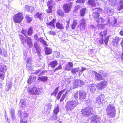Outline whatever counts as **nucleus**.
Wrapping results in <instances>:
<instances>
[{"instance_id": "nucleus-17", "label": "nucleus", "mask_w": 123, "mask_h": 123, "mask_svg": "<svg viewBox=\"0 0 123 123\" xmlns=\"http://www.w3.org/2000/svg\"><path fill=\"white\" fill-rule=\"evenodd\" d=\"M86 93L84 91H79V96L80 100H82L85 99L86 97Z\"/></svg>"}, {"instance_id": "nucleus-39", "label": "nucleus", "mask_w": 123, "mask_h": 123, "mask_svg": "<svg viewBox=\"0 0 123 123\" xmlns=\"http://www.w3.org/2000/svg\"><path fill=\"white\" fill-rule=\"evenodd\" d=\"M19 37L21 40V43L22 44L24 43V41L26 42L25 40H26V39L25 38V37L22 35H19Z\"/></svg>"}, {"instance_id": "nucleus-47", "label": "nucleus", "mask_w": 123, "mask_h": 123, "mask_svg": "<svg viewBox=\"0 0 123 123\" xmlns=\"http://www.w3.org/2000/svg\"><path fill=\"white\" fill-rule=\"evenodd\" d=\"M6 89L7 91L9 90L10 88H11L12 86V85L11 83L6 84Z\"/></svg>"}, {"instance_id": "nucleus-8", "label": "nucleus", "mask_w": 123, "mask_h": 123, "mask_svg": "<svg viewBox=\"0 0 123 123\" xmlns=\"http://www.w3.org/2000/svg\"><path fill=\"white\" fill-rule=\"evenodd\" d=\"M73 3L72 2H69L63 5L62 8L65 13L69 12L71 8L72 7Z\"/></svg>"}, {"instance_id": "nucleus-22", "label": "nucleus", "mask_w": 123, "mask_h": 123, "mask_svg": "<svg viewBox=\"0 0 123 123\" xmlns=\"http://www.w3.org/2000/svg\"><path fill=\"white\" fill-rule=\"evenodd\" d=\"M73 63L70 62H68L65 67V70L68 71L70 70L71 68L73 67Z\"/></svg>"}, {"instance_id": "nucleus-35", "label": "nucleus", "mask_w": 123, "mask_h": 123, "mask_svg": "<svg viewBox=\"0 0 123 123\" xmlns=\"http://www.w3.org/2000/svg\"><path fill=\"white\" fill-rule=\"evenodd\" d=\"M38 79V80L44 82L47 80L48 79V78L46 76H42L39 77Z\"/></svg>"}, {"instance_id": "nucleus-7", "label": "nucleus", "mask_w": 123, "mask_h": 123, "mask_svg": "<svg viewBox=\"0 0 123 123\" xmlns=\"http://www.w3.org/2000/svg\"><path fill=\"white\" fill-rule=\"evenodd\" d=\"M28 92L32 95L39 94L42 92V90L41 88H37L35 87H34L32 89H28Z\"/></svg>"}, {"instance_id": "nucleus-19", "label": "nucleus", "mask_w": 123, "mask_h": 123, "mask_svg": "<svg viewBox=\"0 0 123 123\" xmlns=\"http://www.w3.org/2000/svg\"><path fill=\"white\" fill-rule=\"evenodd\" d=\"M30 59H28L27 61V64L26 65V68L28 70H32L34 68V66L30 62Z\"/></svg>"}, {"instance_id": "nucleus-42", "label": "nucleus", "mask_w": 123, "mask_h": 123, "mask_svg": "<svg viewBox=\"0 0 123 123\" xmlns=\"http://www.w3.org/2000/svg\"><path fill=\"white\" fill-rule=\"evenodd\" d=\"M86 9L85 8H83L80 10V14L81 16H84L85 13V11Z\"/></svg>"}, {"instance_id": "nucleus-43", "label": "nucleus", "mask_w": 123, "mask_h": 123, "mask_svg": "<svg viewBox=\"0 0 123 123\" xmlns=\"http://www.w3.org/2000/svg\"><path fill=\"white\" fill-rule=\"evenodd\" d=\"M59 108L58 105L55 108L54 111L53 112L54 114H57L59 112Z\"/></svg>"}, {"instance_id": "nucleus-26", "label": "nucleus", "mask_w": 123, "mask_h": 123, "mask_svg": "<svg viewBox=\"0 0 123 123\" xmlns=\"http://www.w3.org/2000/svg\"><path fill=\"white\" fill-rule=\"evenodd\" d=\"M106 34V31H104L103 32H101L100 33V34L102 38L101 40H99V42L101 44H102L103 43L102 38L104 37H105Z\"/></svg>"}, {"instance_id": "nucleus-50", "label": "nucleus", "mask_w": 123, "mask_h": 123, "mask_svg": "<svg viewBox=\"0 0 123 123\" xmlns=\"http://www.w3.org/2000/svg\"><path fill=\"white\" fill-rule=\"evenodd\" d=\"M34 74L36 75H38V76L42 75L43 74L41 71L39 70H36Z\"/></svg>"}, {"instance_id": "nucleus-52", "label": "nucleus", "mask_w": 123, "mask_h": 123, "mask_svg": "<svg viewBox=\"0 0 123 123\" xmlns=\"http://www.w3.org/2000/svg\"><path fill=\"white\" fill-rule=\"evenodd\" d=\"M52 117L53 119L55 120H57V119L58 118L57 114H55L54 115H53V116Z\"/></svg>"}, {"instance_id": "nucleus-63", "label": "nucleus", "mask_w": 123, "mask_h": 123, "mask_svg": "<svg viewBox=\"0 0 123 123\" xmlns=\"http://www.w3.org/2000/svg\"><path fill=\"white\" fill-rule=\"evenodd\" d=\"M18 114L19 115H20V116H21V115L22 114V111L20 110H18Z\"/></svg>"}, {"instance_id": "nucleus-4", "label": "nucleus", "mask_w": 123, "mask_h": 123, "mask_svg": "<svg viewBox=\"0 0 123 123\" xmlns=\"http://www.w3.org/2000/svg\"><path fill=\"white\" fill-rule=\"evenodd\" d=\"M106 111L107 114L110 117H114L116 114V110L113 104H110L107 106Z\"/></svg>"}, {"instance_id": "nucleus-30", "label": "nucleus", "mask_w": 123, "mask_h": 123, "mask_svg": "<svg viewBox=\"0 0 123 123\" xmlns=\"http://www.w3.org/2000/svg\"><path fill=\"white\" fill-rule=\"evenodd\" d=\"M25 9L28 10L30 12H33L34 10V8L33 7L31 6H29L27 5H26L25 7Z\"/></svg>"}, {"instance_id": "nucleus-41", "label": "nucleus", "mask_w": 123, "mask_h": 123, "mask_svg": "<svg viewBox=\"0 0 123 123\" xmlns=\"http://www.w3.org/2000/svg\"><path fill=\"white\" fill-rule=\"evenodd\" d=\"M62 68V66L61 63L59 62L58 67L55 69L54 72L57 71L59 69H61Z\"/></svg>"}, {"instance_id": "nucleus-15", "label": "nucleus", "mask_w": 123, "mask_h": 123, "mask_svg": "<svg viewBox=\"0 0 123 123\" xmlns=\"http://www.w3.org/2000/svg\"><path fill=\"white\" fill-rule=\"evenodd\" d=\"M107 84V82L106 81H103L98 85L97 88L98 89H101L104 88Z\"/></svg>"}, {"instance_id": "nucleus-46", "label": "nucleus", "mask_w": 123, "mask_h": 123, "mask_svg": "<svg viewBox=\"0 0 123 123\" xmlns=\"http://www.w3.org/2000/svg\"><path fill=\"white\" fill-rule=\"evenodd\" d=\"M65 90H64L60 91L58 93L57 96V99H59L60 98L61 95L65 91Z\"/></svg>"}, {"instance_id": "nucleus-57", "label": "nucleus", "mask_w": 123, "mask_h": 123, "mask_svg": "<svg viewBox=\"0 0 123 123\" xmlns=\"http://www.w3.org/2000/svg\"><path fill=\"white\" fill-rule=\"evenodd\" d=\"M37 51V53L38 56H40L41 55V49H39L38 50H36Z\"/></svg>"}, {"instance_id": "nucleus-14", "label": "nucleus", "mask_w": 123, "mask_h": 123, "mask_svg": "<svg viewBox=\"0 0 123 123\" xmlns=\"http://www.w3.org/2000/svg\"><path fill=\"white\" fill-rule=\"evenodd\" d=\"M86 20L84 18L81 19L80 21V30L83 31L85 29L86 26Z\"/></svg>"}, {"instance_id": "nucleus-32", "label": "nucleus", "mask_w": 123, "mask_h": 123, "mask_svg": "<svg viewBox=\"0 0 123 123\" xmlns=\"http://www.w3.org/2000/svg\"><path fill=\"white\" fill-rule=\"evenodd\" d=\"M25 18L26 22L28 23H30L32 20V18L31 15H26Z\"/></svg>"}, {"instance_id": "nucleus-38", "label": "nucleus", "mask_w": 123, "mask_h": 123, "mask_svg": "<svg viewBox=\"0 0 123 123\" xmlns=\"http://www.w3.org/2000/svg\"><path fill=\"white\" fill-rule=\"evenodd\" d=\"M57 14L60 16H63L64 14L62 10H58L57 12Z\"/></svg>"}, {"instance_id": "nucleus-12", "label": "nucleus", "mask_w": 123, "mask_h": 123, "mask_svg": "<svg viewBox=\"0 0 123 123\" xmlns=\"http://www.w3.org/2000/svg\"><path fill=\"white\" fill-rule=\"evenodd\" d=\"M56 21V19L53 18L52 21L49 23H46V24L47 27L49 28H55V25L54 23Z\"/></svg>"}, {"instance_id": "nucleus-24", "label": "nucleus", "mask_w": 123, "mask_h": 123, "mask_svg": "<svg viewBox=\"0 0 123 123\" xmlns=\"http://www.w3.org/2000/svg\"><path fill=\"white\" fill-rule=\"evenodd\" d=\"M36 78L35 76H31L29 78L27 81L28 83L29 84H31V83L34 81L36 80Z\"/></svg>"}, {"instance_id": "nucleus-53", "label": "nucleus", "mask_w": 123, "mask_h": 123, "mask_svg": "<svg viewBox=\"0 0 123 123\" xmlns=\"http://www.w3.org/2000/svg\"><path fill=\"white\" fill-rule=\"evenodd\" d=\"M66 92H66L65 93V94H64L63 95L62 97L61 98L60 100V101L61 102L64 99V98H65V97L66 96Z\"/></svg>"}, {"instance_id": "nucleus-59", "label": "nucleus", "mask_w": 123, "mask_h": 123, "mask_svg": "<svg viewBox=\"0 0 123 123\" xmlns=\"http://www.w3.org/2000/svg\"><path fill=\"white\" fill-rule=\"evenodd\" d=\"M5 74H0V78L2 80H3L4 78Z\"/></svg>"}, {"instance_id": "nucleus-44", "label": "nucleus", "mask_w": 123, "mask_h": 123, "mask_svg": "<svg viewBox=\"0 0 123 123\" xmlns=\"http://www.w3.org/2000/svg\"><path fill=\"white\" fill-rule=\"evenodd\" d=\"M59 87L58 86L55 89L54 92H53L51 94V95H54L55 96H56L58 91V90Z\"/></svg>"}, {"instance_id": "nucleus-3", "label": "nucleus", "mask_w": 123, "mask_h": 123, "mask_svg": "<svg viewBox=\"0 0 123 123\" xmlns=\"http://www.w3.org/2000/svg\"><path fill=\"white\" fill-rule=\"evenodd\" d=\"M109 3L113 6H117V9L120 11L123 8V1H120L118 3L117 0H108Z\"/></svg>"}, {"instance_id": "nucleus-27", "label": "nucleus", "mask_w": 123, "mask_h": 123, "mask_svg": "<svg viewBox=\"0 0 123 123\" xmlns=\"http://www.w3.org/2000/svg\"><path fill=\"white\" fill-rule=\"evenodd\" d=\"M47 5L48 7H49L52 8L53 7H55V4L54 1H49L47 3Z\"/></svg>"}, {"instance_id": "nucleus-48", "label": "nucleus", "mask_w": 123, "mask_h": 123, "mask_svg": "<svg viewBox=\"0 0 123 123\" xmlns=\"http://www.w3.org/2000/svg\"><path fill=\"white\" fill-rule=\"evenodd\" d=\"M77 25V23L75 20H74L73 24L71 25V28L72 29H74Z\"/></svg>"}, {"instance_id": "nucleus-61", "label": "nucleus", "mask_w": 123, "mask_h": 123, "mask_svg": "<svg viewBox=\"0 0 123 123\" xmlns=\"http://www.w3.org/2000/svg\"><path fill=\"white\" fill-rule=\"evenodd\" d=\"M95 19V20L96 21V22L98 23L100 21V19L99 18V17H98L97 18H96Z\"/></svg>"}, {"instance_id": "nucleus-28", "label": "nucleus", "mask_w": 123, "mask_h": 123, "mask_svg": "<svg viewBox=\"0 0 123 123\" xmlns=\"http://www.w3.org/2000/svg\"><path fill=\"white\" fill-rule=\"evenodd\" d=\"M95 79L96 80L99 81L101 80L104 79L102 77L101 75L96 72H95Z\"/></svg>"}, {"instance_id": "nucleus-62", "label": "nucleus", "mask_w": 123, "mask_h": 123, "mask_svg": "<svg viewBox=\"0 0 123 123\" xmlns=\"http://www.w3.org/2000/svg\"><path fill=\"white\" fill-rule=\"evenodd\" d=\"M113 43H116L117 44L118 43V42H117V40L115 39H113Z\"/></svg>"}, {"instance_id": "nucleus-5", "label": "nucleus", "mask_w": 123, "mask_h": 123, "mask_svg": "<svg viewBox=\"0 0 123 123\" xmlns=\"http://www.w3.org/2000/svg\"><path fill=\"white\" fill-rule=\"evenodd\" d=\"M81 112L83 116L85 117H88L93 113L92 108L90 107L82 110Z\"/></svg>"}, {"instance_id": "nucleus-36", "label": "nucleus", "mask_w": 123, "mask_h": 123, "mask_svg": "<svg viewBox=\"0 0 123 123\" xmlns=\"http://www.w3.org/2000/svg\"><path fill=\"white\" fill-rule=\"evenodd\" d=\"M56 27L58 29L62 30L64 28V27L62 24H61L59 22H57L56 23Z\"/></svg>"}, {"instance_id": "nucleus-34", "label": "nucleus", "mask_w": 123, "mask_h": 123, "mask_svg": "<svg viewBox=\"0 0 123 123\" xmlns=\"http://www.w3.org/2000/svg\"><path fill=\"white\" fill-rule=\"evenodd\" d=\"M6 68L4 65H0V72L5 73L6 71Z\"/></svg>"}, {"instance_id": "nucleus-21", "label": "nucleus", "mask_w": 123, "mask_h": 123, "mask_svg": "<svg viewBox=\"0 0 123 123\" xmlns=\"http://www.w3.org/2000/svg\"><path fill=\"white\" fill-rule=\"evenodd\" d=\"M15 110L14 109L12 108L10 109V113L11 114V118L14 121L15 118V115L14 113Z\"/></svg>"}, {"instance_id": "nucleus-40", "label": "nucleus", "mask_w": 123, "mask_h": 123, "mask_svg": "<svg viewBox=\"0 0 123 123\" xmlns=\"http://www.w3.org/2000/svg\"><path fill=\"white\" fill-rule=\"evenodd\" d=\"M19 37L21 40V43L22 44L24 43V41L26 42L25 40H26V39L25 38V37L22 35H19Z\"/></svg>"}, {"instance_id": "nucleus-25", "label": "nucleus", "mask_w": 123, "mask_h": 123, "mask_svg": "<svg viewBox=\"0 0 123 123\" xmlns=\"http://www.w3.org/2000/svg\"><path fill=\"white\" fill-rule=\"evenodd\" d=\"M44 50L46 55H48L52 53V50L51 49L49 48L45 47Z\"/></svg>"}, {"instance_id": "nucleus-1", "label": "nucleus", "mask_w": 123, "mask_h": 123, "mask_svg": "<svg viewBox=\"0 0 123 123\" xmlns=\"http://www.w3.org/2000/svg\"><path fill=\"white\" fill-rule=\"evenodd\" d=\"M32 32L33 30L31 27L27 30H23L21 31L22 34L27 38L26 40H25L29 48L32 47L33 45L31 39V37H28V35L30 36H31L32 34Z\"/></svg>"}, {"instance_id": "nucleus-10", "label": "nucleus", "mask_w": 123, "mask_h": 123, "mask_svg": "<svg viewBox=\"0 0 123 123\" xmlns=\"http://www.w3.org/2000/svg\"><path fill=\"white\" fill-rule=\"evenodd\" d=\"M105 97L104 95H101L97 97L96 99V102L98 105H101L102 103L105 102Z\"/></svg>"}, {"instance_id": "nucleus-2", "label": "nucleus", "mask_w": 123, "mask_h": 123, "mask_svg": "<svg viewBox=\"0 0 123 123\" xmlns=\"http://www.w3.org/2000/svg\"><path fill=\"white\" fill-rule=\"evenodd\" d=\"M78 104L76 100H72L68 102L65 106V109L67 112L73 110Z\"/></svg>"}, {"instance_id": "nucleus-37", "label": "nucleus", "mask_w": 123, "mask_h": 123, "mask_svg": "<svg viewBox=\"0 0 123 123\" xmlns=\"http://www.w3.org/2000/svg\"><path fill=\"white\" fill-rule=\"evenodd\" d=\"M25 100V99H22L20 100V103L21 106L23 108H25L26 106Z\"/></svg>"}, {"instance_id": "nucleus-49", "label": "nucleus", "mask_w": 123, "mask_h": 123, "mask_svg": "<svg viewBox=\"0 0 123 123\" xmlns=\"http://www.w3.org/2000/svg\"><path fill=\"white\" fill-rule=\"evenodd\" d=\"M34 47L36 49V50L40 49V48L39 47V45H38L36 42H35L34 44Z\"/></svg>"}, {"instance_id": "nucleus-54", "label": "nucleus", "mask_w": 123, "mask_h": 123, "mask_svg": "<svg viewBox=\"0 0 123 123\" xmlns=\"http://www.w3.org/2000/svg\"><path fill=\"white\" fill-rule=\"evenodd\" d=\"M85 0H77L76 2L80 3H84Z\"/></svg>"}, {"instance_id": "nucleus-51", "label": "nucleus", "mask_w": 123, "mask_h": 123, "mask_svg": "<svg viewBox=\"0 0 123 123\" xmlns=\"http://www.w3.org/2000/svg\"><path fill=\"white\" fill-rule=\"evenodd\" d=\"M79 91H78L76 92L74 94V98L76 99L78 98V95L79 94Z\"/></svg>"}, {"instance_id": "nucleus-16", "label": "nucleus", "mask_w": 123, "mask_h": 123, "mask_svg": "<svg viewBox=\"0 0 123 123\" xmlns=\"http://www.w3.org/2000/svg\"><path fill=\"white\" fill-rule=\"evenodd\" d=\"M100 120V118L98 116H95L93 117L91 123H101Z\"/></svg>"}, {"instance_id": "nucleus-18", "label": "nucleus", "mask_w": 123, "mask_h": 123, "mask_svg": "<svg viewBox=\"0 0 123 123\" xmlns=\"http://www.w3.org/2000/svg\"><path fill=\"white\" fill-rule=\"evenodd\" d=\"M98 85L96 86L95 84H90L88 86L90 91L92 93L95 92L96 90V87L97 88Z\"/></svg>"}, {"instance_id": "nucleus-31", "label": "nucleus", "mask_w": 123, "mask_h": 123, "mask_svg": "<svg viewBox=\"0 0 123 123\" xmlns=\"http://www.w3.org/2000/svg\"><path fill=\"white\" fill-rule=\"evenodd\" d=\"M88 4L92 7H94L96 3L95 0H89L88 2Z\"/></svg>"}, {"instance_id": "nucleus-64", "label": "nucleus", "mask_w": 123, "mask_h": 123, "mask_svg": "<svg viewBox=\"0 0 123 123\" xmlns=\"http://www.w3.org/2000/svg\"><path fill=\"white\" fill-rule=\"evenodd\" d=\"M120 34L122 36L123 35V31H121L120 32Z\"/></svg>"}, {"instance_id": "nucleus-9", "label": "nucleus", "mask_w": 123, "mask_h": 123, "mask_svg": "<svg viewBox=\"0 0 123 123\" xmlns=\"http://www.w3.org/2000/svg\"><path fill=\"white\" fill-rule=\"evenodd\" d=\"M92 10L93 12L92 16L94 18H95L99 16V14L102 12V10L98 8H92Z\"/></svg>"}, {"instance_id": "nucleus-56", "label": "nucleus", "mask_w": 123, "mask_h": 123, "mask_svg": "<svg viewBox=\"0 0 123 123\" xmlns=\"http://www.w3.org/2000/svg\"><path fill=\"white\" fill-rule=\"evenodd\" d=\"M109 39V37H107L105 38V39L104 40V42L106 45H107V43L108 42V40Z\"/></svg>"}, {"instance_id": "nucleus-45", "label": "nucleus", "mask_w": 123, "mask_h": 123, "mask_svg": "<svg viewBox=\"0 0 123 123\" xmlns=\"http://www.w3.org/2000/svg\"><path fill=\"white\" fill-rule=\"evenodd\" d=\"M29 115V114L26 112H24L22 116L23 118H26L28 117Z\"/></svg>"}, {"instance_id": "nucleus-29", "label": "nucleus", "mask_w": 123, "mask_h": 123, "mask_svg": "<svg viewBox=\"0 0 123 123\" xmlns=\"http://www.w3.org/2000/svg\"><path fill=\"white\" fill-rule=\"evenodd\" d=\"M58 64L57 61H52L49 63V65L51 68H55Z\"/></svg>"}, {"instance_id": "nucleus-23", "label": "nucleus", "mask_w": 123, "mask_h": 123, "mask_svg": "<svg viewBox=\"0 0 123 123\" xmlns=\"http://www.w3.org/2000/svg\"><path fill=\"white\" fill-rule=\"evenodd\" d=\"M44 14L43 13H40L39 12H37L34 16L35 18H38L41 20L43 18V16Z\"/></svg>"}, {"instance_id": "nucleus-33", "label": "nucleus", "mask_w": 123, "mask_h": 123, "mask_svg": "<svg viewBox=\"0 0 123 123\" xmlns=\"http://www.w3.org/2000/svg\"><path fill=\"white\" fill-rule=\"evenodd\" d=\"M38 41H39L43 45L45 46H47V44L46 42L45 41L42 37L39 38H38Z\"/></svg>"}, {"instance_id": "nucleus-6", "label": "nucleus", "mask_w": 123, "mask_h": 123, "mask_svg": "<svg viewBox=\"0 0 123 123\" xmlns=\"http://www.w3.org/2000/svg\"><path fill=\"white\" fill-rule=\"evenodd\" d=\"M14 22L16 23H20L23 20L24 17L22 13H18L13 17Z\"/></svg>"}, {"instance_id": "nucleus-60", "label": "nucleus", "mask_w": 123, "mask_h": 123, "mask_svg": "<svg viewBox=\"0 0 123 123\" xmlns=\"http://www.w3.org/2000/svg\"><path fill=\"white\" fill-rule=\"evenodd\" d=\"M49 33L50 34L53 35H55V32L52 31H49Z\"/></svg>"}, {"instance_id": "nucleus-20", "label": "nucleus", "mask_w": 123, "mask_h": 123, "mask_svg": "<svg viewBox=\"0 0 123 123\" xmlns=\"http://www.w3.org/2000/svg\"><path fill=\"white\" fill-rule=\"evenodd\" d=\"M83 68L82 67V69L80 71L79 69V68H73L71 70V72L74 74H76V73H77L79 72V74H80V73L81 72V74L83 72Z\"/></svg>"}, {"instance_id": "nucleus-55", "label": "nucleus", "mask_w": 123, "mask_h": 123, "mask_svg": "<svg viewBox=\"0 0 123 123\" xmlns=\"http://www.w3.org/2000/svg\"><path fill=\"white\" fill-rule=\"evenodd\" d=\"M51 8L48 7V9L47 10L46 12L47 13H51L52 12V9Z\"/></svg>"}, {"instance_id": "nucleus-11", "label": "nucleus", "mask_w": 123, "mask_h": 123, "mask_svg": "<svg viewBox=\"0 0 123 123\" xmlns=\"http://www.w3.org/2000/svg\"><path fill=\"white\" fill-rule=\"evenodd\" d=\"M104 11L105 13L108 14L109 15L112 14L114 12L113 9L107 6L104 7Z\"/></svg>"}, {"instance_id": "nucleus-13", "label": "nucleus", "mask_w": 123, "mask_h": 123, "mask_svg": "<svg viewBox=\"0 0 123 123\" xmlns=\"http://www.w3.org/2000/svg\"><path fill=\"white\" fill-rule=\"evenodd\" d=\"M83 84V82L82 81L79 80H75L73 82V86L74 88H76Z\"/></svg>"}, {"instance_id": "nucleus-58", "label": "nucleus", "mask_w": 123, "mask_h": 123, "mask_svg": "<svg viewBox=\"0 0 123 123\" xmlns=\"http://www.w3.org/2000/svg\"><path fill=\"white\" fill-rule=\"evenodd\" d=\"M21 120H20V123H28L26 121H23V120L22 116L21 117Z\"/></svg>"}]
</instances>
